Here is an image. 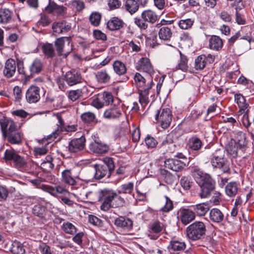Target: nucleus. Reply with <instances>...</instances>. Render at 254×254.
Here are the masks:
<instances>
[{
    "instance_id": "nucleus-45",
    "label": "nucleus",
    "mask_w": 254,
    "mask_h": 254,
    "mask_svg": "<svg viewBox=\"0 0 254 254\" xmlns=\"http://www.w3.org/2000/svg\"><path fill=\"white\" fill-rule=\"evenodd\" d=\"M238 190L237 184L234 182L229 183L225 188L226 194L230 197L235 196L238 192Z\"/></svg>"
},
{
    "instance_id": "nucleus-6",
    "label": "nucleus",
    "mask_w": 254,
    "mask_h": 254,
    "mask_svg": "<svg viewBox=\"0 0 254 254\" xmlns=\"http://www.w3.org/2000/svg\"><path fill=\"white\" fill-rule=\"evenodd\" d=\"M224 156L223 151L216 150L213 154L211 163L214 167L221 169L222 171L224 173H229L230 171L229 165L226 159L224 158Z\"/></svg>"
},
{
    "instance_id": "nucleus-14",
    "label": "nucleus",
    "mask_w": 254,
    "mask_h": 254,
    "mask_svg": "<svg viewBox=\"0 0 254 254\" xmlns=\"http://www.w3.org/2000/svg\"><path fill=\"white\" fill-rule=\"evenodd\" d=\"M64 80L68 85L73 86L81 82L82 76L79 71L72 70L66 73L64 75Z\"/></svg>"
},
{
    "instance_id": "nucleus-1",
    "label": "nucleus",
    "mask_w": 254,
    "mask_h": 254,
    "mask_svg": "<svg viewBox=\"0 0 254 254\" xmlns=\"http://www.w3.org/2000/svg\"><path fill=\"white\" fill-rule=\"evenodd\" d=\"M191 172L193 177L200 188V191L198 193L199 196L201 198L209 197L215 189V181L209 175L204 173L196 166L192 167Z\"/></svg>"
},
{
    "instance_id": "nucleus-18",
    "label": "nucleus",
    "mask_w": 254,
    "mask_h": 254,
    "mask_svg": "<svg viewBox=\"0 0 254 254\" xmlns=\"http://www.w3.org/2000/svg\"><path fill=\"white\" fill-rule=\"evenodd\" d=\"M52 29L55 33L61 34L69 31L71 25L65 20L54 22L52 24Z\"/></svg>"
},
{
    "instance_id": "nucleus-3",
    "label": "nucleus",
    "mask_w": 254,
    "mask_h": 254,
    "mask_svg": "<svg viewBox=\"0 0 254 254\" xmlns=\"http://www.w3.org/2000/svg\"><path fill=\"white\" fill-rule=\"evenodd\" d=\"M206 230L205 225L202 222L196 221L187 228V236L189 239L196 241L204 237Z\"/></svg>"
},
{
    "instance_id": "nucleus-38",
    "label": "nucleus",
    "mask_w": 254,
    "mask_h": 254,
    "mask_svg": "<svg viewBox=\"0 0 254 254\" xmlns=\"http://www.w3.org/2000/svg\"><path fill=\"white\" fill-rule=\"evenodd\" d=\"M47 212L46 207L40 204L35 205L32 208L33 214L41 218H45Z\"/></svg>"
},
{
    "instance_id": "nucleus-10",
    "label": "nucleus",
    "mask_w": 254,
    "mask_h": 254,
    "mask_svg": "<svg viewBox=\"0 0 254 254\" xmlns=\"http://www.w3.org/2000/svg\"><path fill=\"white\" fill-rule=\"evenodd\" d=\"M86 138L84 136L73 138L68 143V150L71 153H77L85 148Z\"/></svg>"
},
{
    "instance_id": "nucleus-8",
    "label": "nucleus",
    "mask_w": 254,
    "mask_h": 254,
    "mask_svg": "<svg viewBox=\"0 0 254 254\" xmlns=\"http://www.w3.org/2000/svg\"><path fill=\"white\" fill-rule=\"evenodd\" d=\"M155 119L162 128H167L170 126L172 121L171 110L169 108H164L158 111V113L155 116Z\"/></svg>"
},
{
    "instance_id": "nucleus-47",
    "label": "nucleus",
    "mask_w": 254,
    "mask_h": 254,
    "mask_svg": "<svg viewBox=\"0 0 254 254\" xmlns=\"http://www.w3.org/2000/svg\"><path fill=\"white\" fill-rule=\"evenodd\" d=\"M194 20L191 18L183 19L180 20L178 23L179 27L183 30L190 29L193 25Z\"/></svg>"
},
{
    "instance_id": "nucleus-37",
    "label": "nucleus",
    "mask_w": 254,
    "mask_h": 254,
    "mask_svg": "<svg viewBox=\"0 0 254 254\" xmlns=\"http://www.w3.org/2000/svg\"><path fill=\"white\" fill-rule=\"evenodd\" d=\"M202 141L196 136H192L189 140L188 146L192 150H199L202 147Z\"/></svg>"
},
{
    "instance_id": "nucleus-30",
    "label": "nucleus",
    "mask_w": 254,
    "mask_h": 254,
    "mask_svg": "<svg viewBox=\"0 0 254 254\" xmlns=\"http://www.w3.org/2000/svg\"><path fill=\"white\" fill-rule=\"evenodd\" d=\"M124 22L118 17H113L107 23V28L111 31L118 30L123 28Z\"/></svg>"
},
{
    "instance_id": "nucleus-20",
    "label": "nucleus",
    "mask_w": 254,
    "mask_h": 254,
    "mask_svg": "<svg viewBox=\"0 0 254 254\" xmlns=\"http://www.w3.org/2000/svg\"><path fill=\"white\" fill-rule=\"evenodd\" d=\"M95 169V172L94 175V177L95 179L100 180L105 177L109 178L111 174V172L108 170V168L106 166L102 165H94Z\"/></svg>"
},
{
    "instance_id": "nucleus-21",
    "label": "nucleus",
    "mask_w": 254,
    "mask_h": 254,
    "mask_svg": "<svg viewBox=\"0 0 254 254\" xmlns=\"http://www.w3.org/2000/svg\"><path fill=\"white\" fill-rule=\"evenodd\" d=\"M168 248L174 252L183 251L186 248V244L182 239L174 237L170 241Z\"/></svg>"
},
{
    "instance_id": "nucleus-9",
    "label": "nucleus",
    "mask_w": 254,
    "mask_h": 254,
    "mask_svg": "<svg viewBox=\"0 0 254 254\" xmlns=\"http://www.w3.org/2000/svg\"><path fill=\"white\" fill-rule=\"evenodd\" d=\"M134 79L138 92H142L144 90L146 91L150 90L153 84L151 78L146 79L139 73H136L135 74Z\"/></svg>"
},
{
    "instance_id": "nucleus-29",
    "label": "nucleus",
    "mask_w": 254,
    "mask_h": 254,
    "mask_svg": "<svg viewBox=\"0 0 254 254\" xmlns=\"http://www.w3.org/2000/svg\"><path fill=\"white\" fill-rule=\"evenodd\" d=\"M159 204L161 206L160 210L163 212H168L174 207L173 201L167 196H164L161 198Z\"/></svg>"
},
{
    "instance_id": "nucleus-24",
    "label": "nucleus",
    "mask_w": 254,
    "mask_h": 254,
    "mask_svg": "<svg viewBox=\"0 0 254 254\" xmlns=\"http://www.w3.org/2000/svg\"><path fill=\"white\" fill-rule=\"evenodd\" d=\"M182 222L187 225L195 219V213L192 209H184L181 211Z\"/></svg>"
},
{
    "instance_id": "nucleus-32",
    "label": "nucleus",
    "mask_w": 254,
    "mask_h": 254,
    "mask_svg": "<svg viewBox=\"0 0 254 254\" xmlns=\"http://www.w3.org/2000/svg\"><path fill=\"white\" fill-rule=\"evenodd\" d=\"M141 18L146 22L154 23L157 21L158 16L157 14L152 10H144L141 13Z\"/></svg>"
},
{
    "instance_id": "nucleus-31",
    "label": "nucleus",
    "mask_w": 254,
    "mask_h": 254,
    "mask_svg": "<svg viewBox=\"0 0 254 254\" xmlns=\"http://www.w3.org/2000/svg\"><path fill=\"white\" fill-rule=\"evenodd\" d=\"M235 101L240 108V113H245L248 112V107L249 105L246 102L245 98L242 94H235Z\"/></svg>"
},
{
    "instance_id": "nucleus-35",
    "label": "nucleus",
    "mask_w": 254,
    "mask_h": 254,
    "mask_svg": "<svg viewBox=\"0 0 254 254\" xmlns=\"http://www.w3.org/2000/svg\"><path fill=\"white\" fill-rule=\"evenodd\" d=\"M112 66L114 72L119 76L123 75L127 72L126 64L119 60L114 61Z\"/></svg>"
},
{
    "instance_id": "nucleus-53",
    "label": "nucleus",
    "mask_w": 254,
    "mask_h": 254,
    "mask_svg": "<svg viewBox=\"0 0 254 254\" xmlns=\"http://www.w3.org/2000/svg\"><path fill=\"white\" fill-rule=\"evenodd\" d=\"M149 90L139 92V101L143 107H145L149 102L148 94Z\"/></svg>"
},
{
    "instance_id": "nucleus-2",
    "label": "nucleus",
    "mask_w": 254,
    "mask_h": 254,
    "mask_svg": "<svg viewBox=\"0 0 254 254\" xmlns=\"http://www.w3.org/2000/svg\"><path fill=\"white\" fill-rule=\"evenodd\" d=\"M1 130L3 136L11 144L21 143L22 134L17 129L15 123L11 120L4 119L1 123Z\"/></svg>"
},
{
    "instance_id": "nucleus-40",
    "label": "nucleus",
    "mask_w": 254,
    "mask_h": 254,
    "mask_svg": "<svg viewBox=\"0 0 254 254\" xmlns=\"http://www.w3.org/2000/svg\"><path fill=\"white\" fill-rule=\"evenodd\" d=\"M173 33L171 29L167 26L161 27L158 32L159 38L164 41H169L172 36Z\"/></svg>"
},
{
    "instance_id": "nucleus-42",
    "label": "nucleus",
    "mask_w": 254,
    "mask_h": 254,
    "mask_svg": "<svg viewBox=\"0 0 254 254\" xmlns=\"http://www.w3.org/2000/svg\"><path fill=\"white\" fill-rule=\"evenodd\" d=\"M10 251L13 254H24L25 253V250L22 244L17 241L13 242Z\"/></svg>"
},
{
    "instance_id": "nucleus-36",
    "label": "nucleus",
    "mask_w": 254,
    "mask_h": 254,
    "mask_svg": "<svg viewBox=\"0 0 254 254\" xmlns=\"http://www.w3.org/2000/svg\"><path fill=\"white\" fill-rule=\"evenodd\" d=\"M115 224L118 227L128 229L132 227L133 223L131 219L121 216L115 220Z\"/></svg>"
},
{
    "instance_id": "nucleus-64",
    "label": "nucleus",
    "mask_w": 254,
    "mask_h": 254,
    "mask_svg": "<svg viewBox=\"0 0 254 254\" xmlns=\"http://www.w3.org/2000/svg\"><path fill=\"white\" fill-rule=\"evenodd\" d=\"M84 235L83 232L76 233L74 236L72 238V241L78 245H81L82 244V238Z\"/></svg>"
},
{
    "instance_id": "nucleus-56",
    "label": "nucleus",
    "mask_w": 254,
    "mask_h": 254,
    "mask_svg": "<svg viewBox=\"0 0 254 254\" xmlns=\"http://www.w3.org/2000/svg\"><path fill=\"white\" fill-rule=\"evenodd\" d=\"M79 89L77 90H70L68 92V98L69 99L74 102L80 98H81V92Z\"/></svg>"
},
{
    "instance_id": "nucleus-7",
    "label": "nucleus",
    "mask_w": 254,
    "mask_h": 254,
    "mask_svg": "<svg viewBox=\"0 0 254 254\" xmlns=\"http://www.w3.org/2000/svg\"><path fill=\"white\" fill-rule=\"evenodd\" d=\"M116 196H117V193L112 190H101L99 195V201H103L101 205V209L104 211L109 210L111 207V203Z\"/></svg>"
},
{
    "instance_id": "nucleus-62",
    "label": "nucleus",
    "mask_w": 254,
    "mask_h": 254,
    "mask_svg": "<svg viewBox=\"0 0 254 254\" xmlns=\"http://www.w3.org/2000/svg\"><path fill=\"white\" fill-rule=\"evenodd\" d=\"M145 142L146 145L150 148H154L158 144L157 140L150 136H147L145 139Z\"/></svg>"
},
{
    "instance_id": "nucleus-26",
    "label": "nucleus",
    "mask_w": 254,
    "mask_h": 254,
    "mask_svg": "<svg viewBox=\"0 0 254 254\" xmlns=\"http://www.w3.org/2000/svg\"><path fill=\"white\" fill-rule=\"evenodd\" d=\"M95 78L97 82L101 84H106L110 82L111 76L106 69L98 71L95 73Z\"/></svg>"
},
{
    "instance_id": "nucleus-43",
    "label": "nucleus",
    "mask_w": 254,
    "mask_h": 254,
    "mask_svg": "<svg viewBox=\"0 0 254 254\" xmlns=\"http://www.w3.org/2000/svg\"><path fill=\"white\" fill-rule=\"evenodd\" d=\"M43 65L39 59H35L30 66V74L29 75H32L36 73L40 72L42 69Z\"/></svg>"
},
{
    "instance_id": "nucleus-19",
    "label": "nucleus",
    "mask_w": 254,
    "mask_h": 254,
    "mask_svg": "<svg viewBox=\"0 0 254 254\" xmlns=\"http://www.w3.org/2000/svg\"><path fill=\"white\" fill-rule=\"evenodd\" d=\"M175 145L173 144V140L170 136L163 141L160 146V151L163 154L172 153L175 151Z\"/></svg>"
},
{
    "instance_id": "nucleus-12",
    "label": "nucleus",
    "mask_w": 254,
    "mask_h": 254,
    "mask_svg": "<svg viewBox=\"0 0 254 254\" xmlns=\"http://www.w3.org/2000/svg\"><path fill=\"white\" fill-rule=\"evenodd\" d=\"M136 68L137 70L146 72L150 76L155 73V70L150 60L146 57L142 58L138 61Z\"/></svg>"
},
{
    "instance_id": "nucleus-55",
    "label": "nucleus",
    "mask_w": 254,
    "mask_h": 254,
    "mask_svg": "<svg viewBox=\"0 0 254 254\" xmlns=\"http://www.w3.org/2000/svg\"><path fill=\"white\" fill-rule=\"evenodd\" d=\"M133 184L131 182L123 184L121 186V190L119 191V193L131 194L133 191Z\"/></svg>"
},
{
    "instance_id": "nucleus-59",
    "label": "nucleus",
    "mask_w": 254,
    "mask_h": 254,
    "mask_svg": "<svg viewBox=\"0 0 254 254\" xmlns=\"http://www.w3.org/2000/svg\"><path fill=\"white\" fill-rule=\"evenodd\" d=\"M222 122L224 123L228 124V126L230 127H233L238 125L236 120L232 117H222Z\"/></svg>"
},
{
    "instance_id": "nucleus-63",
    "label": "nucleus",
    "mask_w": 254,
    "mask_h": 254,
    "mask_svg": "<svg viewBox=\"0 0 254 254\" xmlns=\"http://www.w3.org/2000/svg\"><path fill=\"white\" fill-rule=\"evenodd\" d=\"M102 98L107 105H109L113 102V97L112 94L109 92H104L102 94Z\"/></svg>"
},
{
    "instance_id": "nucleus-11",
    "label": "nucleus",
    "mask_w": 254,
    "mask_h": 254,
    "mask_svg": "<svg viewBox=\"0 0 254 254\" xmlns=\"http://www.w3.org/2000/svg\"><path fill=\"white\" fill-rule=\"evenodd\" d=\"M89 148L91 152L98 154L106 153L109 150V145L99 139L92 142L89 144Z\"/></svg>"
},
{
    "instance_id": "nucleus-25",
    "label": "nucleus",
    "mask_w": 254,
    "mask_h": 254,
    "mask_svg": "<svg viewBox=\"0 0 254 254\" xmlns=\"http://www.w3.org/2000/svg\"><path fill=\"white\" fill-rule=\"evenodd\" d=\"M210 220L216 223H219L222 222L224 219V215L219 209L214 208L211 209L209 212Z\"/></svg>"
},
{
    "instance_id": "nucleus-49",
    "label": "nucleus",
    "mask_w": 254,
    "mask_h": 254,
    "mask_svg": "<svg viewBox=\"0 0 254 254\" xmlns=\"http://www.w3.org/2000/svg\"><path fill=\"white\" fill-rule=\"evenodd\" d=\"M160 174L164 177L165 182L170 185L173 184L175 182V177L165 169L160 170Z\"/></svg>"
},
{
    "instance_id": "nucleus-39",
    "label": "nucleus",
    "mask_w": 254,
    "mask_h": 254,
    "mask_svg": "<svg viewBox=\"0 0 254 254\" xmlns=\"http://www.w3.org/2000/svg\"><path fill=\"white\" fill-rule=\"evenodd\" d=\"M125 8L130 14L135 13L139 8V4L136 0H126Z\"/></svg>"
},
{
    "instance_id": "nucleus-28",
    "label": "nucleus",
    "mask_w": 254,
    "mask_h": 254,
    "mask_svg": "<svg viewBox=\"0 0 254 254\" xmlns=\"http://www.w3.org/2000/svg\"><path fill=\"white\" fill-rule=\"evenodd\" d=\"M62 181L65 184L74 186L76 184L75 180L72 177L71 169L64 170L61 174Z\"/></svg>"
},
{
    "instance_id": "nucleus-46",
    "label": "nucleus",
    "mask_w": 254,
    "mask_h": 254,
    "mask_svg": "<svg viewBox=\"0 0 254 254\" xmlns=\"http://www.w3.org/2000/svg\"><path fill=\"white\" fill-rule=\"evenodd\" d=\"M206 57L205 55L199 56L195 60V68L196 70H201L204 68L206 65Z\"/></svg>"
},
{
    "instance_id": "nucleus-51",
    "label": "nucleus",
    "mask_w": 254,
    "mask_h": 254,
    "mask_svg": "<svg viewBox=\"0 0 254 254\" xmlns=\"http://www.w3.org/2000/svg\"><path fill=\"white\" fill-rule=\"evenodd\" d=\"M179 53L180 56V60L177 67L183 71H186L188 68V59L187 57L182 54L180 51H179Z\"/></svg>"
},
{
    "instance_id": "nucleus-60",
    "label": "nucleus",
    "mask_w": 254,
    "mask_h": 254,
    "mask_svg": "<svg viewBox=\"0 0 254 254\" xmlns=\"http://www.w3.org/2000/svg\"><path fill=\"white\" fill-rule=\"evenodd\" d=\"M16 64L17 67V70L19 74L24 75L25 76H29V74L26 73L24 67L23 62L20 60H17Z\"/></svg>"
},
{
    "instance_id": "nucleus-23",
    "label": "nucleus",
    "mask_w": 254,
    "mask_h": 254,
    "mask_svg": "<svg viewBox=\"0 0 254 254\" xmlns=\"http://www.w3.org/2000/svg\"><path fill=\"white\" fill-rule=\"evenodd\" d=\"M233 142L238 144L240 146V148H243L245 150H246L248 141L246 138V134L243 131H239L237 132L233 139Z\"/></svg>"
},
{
    "instance_id": "nucleus-34",
    "label": "nucleus",
    "mask_w": 254,
    "mask_h": 254,
    "mask_svg": "<svg viewBox=\"0 0 254 254\" xmlns=\"http://www.w3.org/2000/svg\"><path fill=\"white\" fill-rule=\"evenodd\" d=\"M12 19V12L7 8L0 10V24H6L10 22Z\"/></svg>"
},
{
    "instance_id": "nucleus-27",
    "label": "nucleus",
    "mask_w": 254,
    "mask_h": 254,
    "mask_svg": "<svg viewBox=\"0 0 254 254\" xmlns=\"http://www.w3.org/2000/svg\"><path fill=\"white\" fill-rule=\"evenodd\" d=\"M222 40L218 36L212 35L209 39V47L210 49L218 51L223 47Z\"/></svg>"
},
{
    "instance_id": "nucleus-61",
    "label": "nucleus",
    "mask_w": 254,
    "mask_h": 254,
    "mask_svg": "<svg viewBox=\"0 0 254 254\" xmlns=\"http://www.w3.org/2000/svg\"><path fill=\"white\" fill-rule=\"evenodd\" d=\"M180 184L185 190H189L191 186V183L189 179L186 177H183L181 178Z\"/></svg>"
},
{
    "instance_id": "nucleus-52",
    "label": "nucleus",
    "mask_w": 254,
    "mask_h": 254,
    "mask_svg": "<svg viewBox=\"0 0 254 254\" xmlns=\"http://www.w3.org/2000/svg\"><path fill=\"white\" fill-rule=\"evenodd\" d=\"M81 119L84 123L90 124L94 121L96 116L93 113L87 112L81 114Z\"/></svg>"
},
{
    "instance_id": "nucleus-44",
    "label": "nucleus",
    "mask_w": 254,
    "mask_h": 254,
    "mask_svg": "<svg viewBox=\"0 0 254 254\" xmlns=\"http://www.w3.org/2000/svg\"><path fill=\"white\" fill-rule=\"evenodd\" d=\"M62 228L65 233L71 235H74L77 231L76 227L69 222H64Z\"/></svg>"
},
{
    "instance_id": "nucleus-15",
    "label": "nucleus",
    "mask_w": 254,
    "mask_h": 254,
    "mask_svg": "<svg viewBox=\"0 0 254 254\" xmlns=\"http://www.w3.org/2000/svg\"><path fill=\"white\" fill-rule=\"evenodd\" d=\"M226 150L228 153L233 158L242 157L246 151L243 148H240L239 145L233 142L232 141L227 145Z\"/></svg>"
},
{
    "instance_id": "nucleus-17",
    "label": "nucleus",
    "mask_w": 254,
    "mask_h": 254,
    "mask_svg": "<svg viewBox=\"0 0 254 254\" xmlns=\"http://www.w3.org/2000/svg\"><path fill=\"white\" fill-rule=\"evenodd\" d=\"M16 64L15 61L12 59H8L4 65V68L3 70L4 75L7 78H10L12 77L16 72Z\"/></svg>"
},
{
    "instance_id": "nucleus-58",
    "label": "nucleus",
    "mask_w": 254,
    "mask_h": 254,
    "mask_svg": "<svg viewBox=\"0 0 254 254\" xmlns=\"http://www.w3.org/2000/svg\"><path fill=\"white\" fill-rule=\"evenodd\" d=\"M55 197H57L59 194H70V192L63 186L57 185L54 187Z\"/></svg>"
},
{
    "instance_id": "nucleus-22",
    "label": "nucleus",
    "mask_w": 254,
    "mask_h": 254,
    "mask_svg": "<svg viewBox=\"0 0 254 254\" xmlns=\"http://www.w3.org/2000/svg\"><path fill=\"white\" fill-rule=\"evenodd\" d=\"M122 115L120 108L117 106H113L106 110L104 113V117L108 120L119 119Z\"/></svg>"
},
{
    "instance_id": "nucleus-5",
    "label": "nucleus",
    "mask_w": 254,
    "mask_h": 254,
    "mask_svg": "<svg viewBox=\"0 0 254 254\" xmlns=\"http://www.w3.org/2000/svg\"><path fill=\"white\" fill-rule=\"evenodd\" d=\"M4 159L5 161H12L14 166L19 170H24L27 166V162L24 157L16 153L13 149H6Z\"/></svg>"
},
{
    "instance_id": "nucleus-13",
    "label": "nucleus",
    "mask_w": 254,
    "mask_h": 254,
    "mask_svg": "<svg viewBox=\"0 0 254 254\" xmlns=\"http://www.w3.org/2000/svg\"><path fill=\"white\" fill-rule=\"evenodd\" d=\"M40 91L39 87L34 85L30 86L25 94L26 101L29 103L38 102L40 99Z\"/></svg>"
},
{
    "instance_id": "nucleus-4",
    "label": "nucleus",
    "mask_w": 254,
    "mask_h": 254,
    "mask_svg": "<svg viewBox=\"0 0 254 254\" xmlns=\"http://www.w3.org/2000/svg\"><path fill=\"white\" fill-rule=\"evenodd\" d=\"M70 37H62L57 38L55 41V46L59 56H64L66 58L72 50Z\"/></svg>"
},
{
    "instance_id": "nucleus-33",
    "label": "nucleus",
    "mask_w": 254,
    "mask_h": 254,
    "mask_svg": "<svg viewBox=\"0 0 254 254\" xmlns=\"http://www.w3.org/2000/svg\"><path fill=\"white\" fill-rule=\"evenodd\" d=\"M194 213L197 215L202 216H204L209 210V206L207 203H199L191 206Z\"/></svg>"
},
{
    "instance_id": "nucleus-50",
    "label": "nucleus",
    "mask_w": 254,
    "mask_h": 254,
    "mask_svg": "<svg viewBox=\"0 0 254 254\" xmlns=\"http://www.w3.org/2000/svg\"><path fill=\"white\" fill-rule=\"evenodd\" d=\"M101 19V14L98 12H92L89 16V21L94 26L99 25Z\"/></svg>"
},
{
    "instance_id": "nucleus-41",
    "label": "nucleus",
    "mask_w": 254,
    "mask_h": 254,
    "mask_svg": "<svg viewBox=\"0 0 254 254\" xmlns=\"http://www.w3.org/2000/svg\"><path fill=\"white\" fill-rule=\"evenodd\" d=\"M164 229L163 224L158 220L152 222L149 225V231L156 234L160 233Z\"/></svg>"
},
{
    "instance_id": "nucleus-54",
    "label": "nucleus",
    "mask_w": 254,
    "mask_h": 254,
    "mask_svg": "<svg viewBox=\"0 0 254 254\" xmlns=\"http://www.w3.org/2000/svg\"><path fill=\"white\" fill-rule=\"evenodd\" d=\"M126 201L124 198L119 195L117 193V196L115 197V199L113 200L111 203V207L120 208L125 206Z\"/></svg>"
},
{
    "instance_id": "nucleus-57",
    "label": "nucleus",
    "mask_w": 254,
    "mask_h": 254,
    "mask_svg": "<svg viewBox=\"0 0 254 254\" xmlns=\"http://www.w3.org/2000/svg\"><path fill=\"white\" fill-rule=\"evenodd\" d=\"M104 164L103 166H106L108 170L112 172L115 169V164L113 160L111 157H105L103 159Z\"/></svg>"
},
{
    "instance_id": "nucleus-16",
    "label": "nucleus",
    "mask_w": 254,
    "mask_h": 254,
    "mask_svg": "<svg viewBox=\"0 0 254 254\" xmlns=\"http://www.w3.org/2000/svg\"><path fill=\"white\" fill-rule=\"evenodd\" d=\"M164 165L166 168L177 172L183 169L185 164L177 159H168L165 161Z\"/></svg>"
},
{
    "instance_id": "nucleus-48",
    "label": "nucleus",
    "mask_w": 254,
    "mask_h": 254,
    "mask_svg": "<svg viewBox=\"0 0 254 254\" xmlns=\"http://www.w3.org/2000/svg\"><path fill=\"white\" fill-rule=\"evenodd\" d=\"M42 49L44 54L49 58H53L55 56V51L52 44L46 43L44 44Z\"/></svg>"
}]
</instances>
